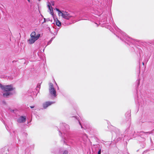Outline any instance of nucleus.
<instances>
[{"mask_svg": "<svg viewBox=\"0 0 154 154\" xmlns=\"http://www.w3.org/2000/svg\"><path fill=\"white\" fill-rule=\"evenodd\" d=\"M143 65L144 64V63H143Z\"/></svg>", "mask_w": 154, "mask_h": 154, "instance_id": "nucleus-26", "label": "nucleus"}, {"mask_svg": "<svg viewBox=\"0 0 154 154\" xmlns=\"http://www.w3.org/2000/svg\"><path fill=\"white\" fill-rule=\"evenodd\" d=\"M44 22L42 23H45L46 22H48L49 21H51V22H52V20H50L49 19H46L45 18H44Z\"/></svg>", "mask_w": 154, "mask_h": 154, "instance_id": "nucleus-10", "label": "nucleus"}, {"mask_svg": "<svg viewBox=\"0 0 154 154\" xmlns=\"http://www.w3.org/2000/svg\"><path fill=\"white\" fill-rule=\"evenodd\" d=\"M48 30H49L50 32H51V33H52V32L51 31L50 28L49 27H48Z\"/></svg>", "mask_w": 154, "mask_h": 154, "instance_id": "nucleus-20", "label": "nucleus"}, {"mask_svg": "<svg viewBox=\"0 0 154 154\" xmlns=\"http://www.w3.org/2000/svg\"><path fill=\"white\" fill-rule=\"evenodd\" d=\"M38 1H40L41 0H38Z\"/></svg>", "mask_w": 154, "mask_h": 154, "instance_id": "nucleus-24", "label": "nucleus"}, {"mask_svg": "<svg viewBox=\"0 0 154 154\" xmlns=\"http://www.w3.org/2000/svg\"><path fill=\"white\" fill-rule=\"evenodd\" d=\"M35 32L34 31L32 32L30 35V36L32 38H34L36 37Z\"/></svg>", "mask_w": 154, "mask_h": 154, "instance_id": "nucleus-8", "label": "nucleus"}, {"mask_svg": "<svg viewBox=\"0 0 154 154\" xmlns=\"http://www.w3.org/2000/svg\"><path fill=\"white\" fill-rule=\"evenodd\" d=\"M27 1H28L29 2H30V0H27Z\"/></svg>", "mask_w": 154, "mask_h": 154, "instance_id": "nucleus-23", "label": "nucleus"}, {"mask_svg": "<svg viewBox=\"0 0 154 154\" xmlns=\"http://www.w3.org/2000/svg\"><path fill=\"white\" fill-rule=\"evenodd\" d=\"M51 5H52V6H54V2L53 1H52L51 2Z\"/></svg>", "mask_w": 154, "mask_h": 154, "instance_id": "nucleus-14", "label": "nucleus"}, {"mask_svg": "<svg viewBox=\"0 0 154 154\" xmlns=\"http://www.w3.org/2000/svg\"><path fill=\"white\" fill-rule=\"evenodd\" d=\"M55 103L54 102H46L43 104V106L44 109H46L48 106L53 103Z\"/></svg>", "mask_w": 154, "mask_h": 154, "instance_id": "nucleus-5", "label": "nucleus"}, {"mask_svg": "<svg viewBox=\"0 0 154 154\" xmlns=\"http://www.w3.org/2000/svg\"><path fill=\"white\" fill-rule=\"evenodd\" d=\"M98 154H101V149H100L98 152Z\"/></svg>", "mask_w": 154, "mask_h": 154, "instance_id": "nucleus-16", "label": "nucleus"}, {"mask_svg": "<svg viewBox=\"0 0 154 154\" xmlns=\"http://www.w3.org/2000/svg\"><path fill=\"white\" fill-rule=\"evenodd\" d=\"M79 122L80 125H81V128H82V125H81L80 122Z\"/></svg>", "mask_w": 154, "mask_h": 154, "instance_id": "nucleus-22", "label": "nucleus"}, {"mask_svg": "<svg viewBox=\"0 0 154 154\" xmlns=\"http://www.w3.org/2000/svg\"><path fill=\"white\" fill-rule=\"evenodd\" d=\"M40 85H38L37 86V88H40Z\"/></svg>", "mask_w": 154, "mask_h": 154, "instance_id": "nucleus-18", "label": "nucleus"}, {"mask_svg": "<svg viewBox=\"0 0 154 154\" xmlns=\"http://www.w3.org/2000/svg\"><path fill=\"white\" fill-rule=\"evenodd\" d=\"M26 120V117L21 116L17 120V121L20 123L24 122Z\"/></svg>", "mask_w": 154, "mask_h": 154, "instance_id": "nucleus-6", "label": "nucleus"}, {"mask_svg": "<svg viewBox=\"0 0 154 154\" xmlns=\"http://www.w3.org/2000/svg\"><path fill=\"white\" fill-rule=\"evenodd\" d=\"M68 140V138L65 137L64 138V140H63L64 143H66V141H67Z\"/></svg>", "mask_w": 154, "mask_h": 154, "instance_id": "nucleus-13", "label": "nucleus"}, {"mask_svg": "<svg viewBox=\"0 0 154 154\" xmlns=\"http://www.w3.org/2000/svg\"><path fill=\"white\" fill-rule=\"evenodd\" d=\"M3 103H5V102L4 101H3Z\"/></svg>", "mask_w": 154, "mask_h": 154, "instance_id": "nucleus-25", "label": "nucleus"}, {"mask_svg": "<svg viewBox=\"0 0 154 154\" xmlns=\"http://www.w3.org/2000/svg\"><path fill=\"white\" fill-rule=\"evenodd\" d=\"M40 35V34H38L36 35V37H35L32 38L31 37V38L28 41V43L30 44H33L36 40L39 38Z\"/></svg>", "mask_w": 154, "mask_h": 154, "instance_id": "nucleus-4", "label": "nucleus"}, {"mask_svg": "<svg viewBox=\"0 0 154 154\" xmlns=\"http://www.w3.org/2000/svg\"><path fill=\"white\" fill-rule=\"evenodd\" d=\"M56 24L58 26H60L61 25V23L57 19L56 21Z\"/></svg>", "mask_w": 154, "mask_h": 154, "instance_id": "nucleus-7", "label": "nucleus"}, {"mask_svg": "<svg viewBox=\"0 0 154 154\" xmlns=\"http://www.w3.org/2000/svg\"><path fill=\"white\" fill-rule=\"evenodd\" d=\"M63 154H68V152L66 151H65L63 152Z\"/></svg>", "mask_w": 154, "mask_h": 154, "instance_id": "nucleus-15", "label": "nucleus"}, {"mask_svg": "<svg viewBox=\"0 0 154 154\" xmlns=\"http://www.w3.org/2000/svg\"><path fill=\"white\" fill-rule=\"evenodd\" d=\"M48 5L47 6L49 10H50L51 9V4L49 2H48Z\"/></svg>", "mask_w": 154, "mask_h": 154, "instance_id": "nucleus-11", "label": "nucleus"}, {"mask_svg": "<svg viewBox=\"0 0 154 154\" xmlns=\"http://www.w3.org/2000/svg\"><path fill=\"white\" fill-rule=\"evenodd\" d=\"M34 106H30V107L32 109L34 108Z\"/></svg>", "mask_w": 154, "mask_h": 154, "instance_id": "nucleus-21", "label": "nucleus"}, {"mask_svg": "<svg viewBox=\"0 0 154 154\" xmlns=\"http://www.w3.org/2000/svg\"><path fill=\"white\" fill-rule=\"evenodd\" d=\"M138 81V85L137 86H139V85L140 84V80H137Z\"/></svg>", "mask_w": 154, "mask_h": 154, "instance_id": "nucleus-17", "label": "nucleus"}, {"mask_svg": "<svg viewBox=\"0 0 154 154\" xmlns=\"http://www.w3.org/2000/svg\"><path fill=\"white\" fill-rule=\"evenodd\" d=\"M0 87L2 90L6 92L3 94L4 97H7L9 95L11 94L9 92L14 89L12 86L11 85H4L0 84Z\"/></svg>", "mask_w": 154, "mask_h": 154, "instance_id": "nucleus-1", "label": "nucleus"}, {"mask_svg": "<svg viewBox=\"0 0 154 154\" xmlns=\"http://www.w3.org/2000/svg\"><path fill=\"white\" fill-rule=\"evenodd\" d=\"M49 91L51 96L56 97L57 95L56 91L54 87L53 84L51 83H50L49 84Z\"/></svg>", "mask_w": 154, "mask_h": 154, "instance_id": "nucleus-2", "label": "nucleus"}, {"mask_svg": "<svg viewBox=\"0 0 154 154\" xmlns=\"http://www.w3.org/2000/svg\"><path fill=\"white\" fill-rule=\"evenodd\" d=\"M60 16L63 18L67 20H69L72 17V16H71L68 12L63 11H62V12L60 14Z\"/></svg>", "mask_w": 154, "mask_h": 154, "instance_id": "nucleus-3", "label": "nucleus"}, {"mask_svg": "<svg viewBox=\"0 0 154 154\" xmlns=\"http://www.w3.org/2000/svg\"><path fill=\"white\" fill-rule=\"evenodd\" d=\"M50 11V14L52 15H53V8L52 7H51V9L50 10H49Z\"/></svg>", "mask_w": 154, "mask_h": 154, "instance_id": "nucleus-12", "label": "nucleus"}, {"mask_svg": "<svg viewBox=\"0 0 154 154\" xmlns=\"http://www.w3.org/2000/svg\"><path fill=\"white\" fill-rule=\"evenodd\" d=\"M53 39V38H52L51 40L49 42H48V44H50L51 42L52 41V39Z\"/></svg>", "mask_w": 154, "mask_h": 154, "instance_id": "nucleus-19", "label": "nucleus"}, {"mask_svg": "<svg viewBox=\"0 0 154 154\" xmlns=\"http://www.w3.org/2000/svg\"><path fill=\"white\" fill-rule=\"evenodd\" d=\"M55 9L58 12V14L59 16H60V14L62 12V11H60L59 9L57 8H55Z\"/></svg>", "mask_w": 154, "mask_h": 154, "instance_id": "nucleus-9", "label": "nucleus"}]
</instances>
